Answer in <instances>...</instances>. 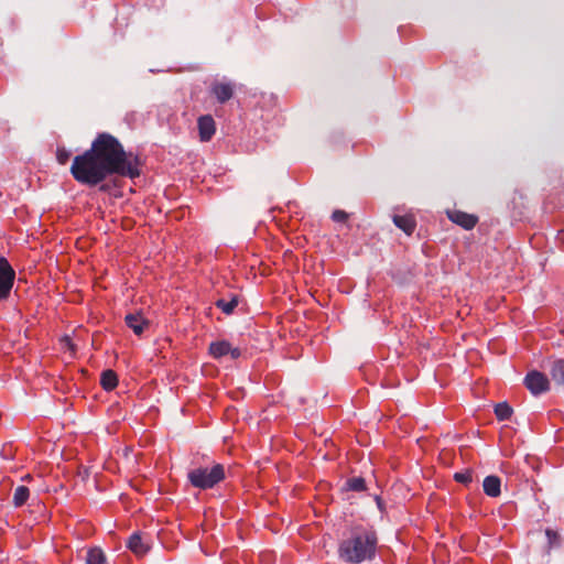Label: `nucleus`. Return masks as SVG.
I'll return each mask as SVG.
<instances>
[{
	"label": "nucleus",
	"mask_w": 564,
	"mask_h": 564,
	"mask_svg": "<svg viewBox=\"0 0 564 564\" xmlns=\"http://www.w3.org/2000/svg\"><path fill=\"white\" fill-rule=\"evenodd\" d=\"M139 166L137 155L126 152L115 135L101 132L90 149L74 158L70 174L83 185L96 186L111 175L135 178L141 173Z\"/></svg>",
	"instance_id": "f257e3e1"
},
{
	"label": "nucleus",
	"mask_w": 564,
	"mask_h": 564,
	"mask_svg": "<svg viewBox=\"0 0 564 564\" xmlns=\"http://www.w3.org/2000/svg\"><path fill=\"white\" fill-rule=\"evenodd\" d=\"M377 534L372 531L356 530L340 542L338 554L340 560L350 564L371 561L376 555Z\"/></svg>",
	"instance_id": "f03ea898"
},
{
	"label": "nucleus",
	"mask_w": 564,
	"mask_h": 564,
	"mask_svg": "<svg viewBox=\"0 0 564 564\" xmlns=\"http://www.w3.org/2000/svg\"><path fill=\"white\" fill-rule=\"evenodd\" d=\"M226 477L223 464H214L212 467H196L188 471L187 479L189 484L198 489H210L223 481Z\"/></svg>",
	"instance_id": "7ed1b4c3"
},
{
	"label": "nucleus",
	"mask_w": 564,
	"mask_h": 564,
	"mask_svg": "<svg viewBox=\"0 0 564 564\" xmlns=\"http://www.w3.org/2000/svg\"><path fill=\"white\" fill-rule=\"evenodd\" d=\"M14 279L13 268L4 257H0V302L10 296Z\"/></svg>",
	"instance_id": "20e7f679"
},
{
	"label": "nucleus",
	"mask_w": 564,
	"mask_h": 564,
	"mask_svg": "<svg viewBox=\"0 0 564 564\" xmlns=\"http://www.w3.org/2000/svg\"><path fill=\"white\" fill-rule=\"evenodd\" d=\"M524 386L533 395H540L550 390L547 377L538 370H532L527 373Z\"/></svg>",
	"instance_id": "39448f33"
},
{
	"label": "nucleus",
	"mask_w": 564,
	"mask_h": 564,
	"mask_svg": "<svg viewBox=\"0 0 564 564\" xmlns=\"http://www.w3.org/2000/svg\"><path fill=\"white\" fill-rule=\"evenodd\" d=\"M209 354L215 359H219L227 355H230L231 359H238L241 356L240 349L237 347H232L231 344L227 340H217L210 343Z\"/></svg>",
	"instance_id": "423d86ee"
},
{
	"label": "nucleus",
	"mask_w": 564,
	"mask_h": 564,
	"mask_svg": "<svg viewBox=\"0 0 564 564\" xmlns=\"http://www.w3.org/2000/svg\"><path fill=\"white\" fill-rule=\"evenodd\" d=\"M197 128L199 133V140L202 142H208L212 140L216 132L215 120L210 115H205L198 118Z\"/></svg>",
	"instance_id": "0eeeda50"
},
{
	"label": "nucleus",
	"mask_w": 564,
	"mask_h": 564,
	"mask_svg": "<svg viewBox=\"0 0 564 564\" xmlns=\"http://www.w3.org/2000/svg\"><path fill=\"white\" fill-rule=\"evenodd\" d=\"M448 218L456 225L463 227L466 230L473 229L477 221L478 217L471 214H467L460 210H454L447 213Z\"/></svg>",
	"instance_id": "6e6552de"
},
{
	"label": "nucleus",
	"mask_w": 564,
	"mask_h": 564,
	"mask_svg": "<svg viewBox=\"0 0 564 564\" xmlns=\"http://www.w3.org/2000/svg\"><path fill=\"white\" fill-rule=\"evenodd\" d=\"M210 91L218 102L225 104L234 96V85L230 83L216 82L213 84Z\"/></svg>",
	"instance_id": "1a4fd4ad"
},
{
	"label": "nucleus",
	"mask_w": 564,
	"mask_h": 564,
	"mask_svg": "<svg viewBox=\"0 0 564 564\" xmlns=\"http://www.w3.org/2000/svg\"><path fill=\"white\" fill-rule=\"evenodd\" d=\"M128 549L137 556H143L150 550V544L144 540L140 532H134L130 535L127 542Z\"/></svg>",
	"instance_id": "9d476101"
},
{
	"label": "nucleus",
	"mask_w": 564,
	"mask_h": 564,
	"mask_svg": "<svg viewBox=\"0 0 564 564\" xmlns=\"http://www.w3.org/2000/svg\"><path fill=\"white\" fill-rule=\"evenodd\" d=\"M124 322L135 335H141L145 328L149 327V322L143 317L140 312L129 313L124 317Z\"/></svg>",
	"instance_id": "9b49d317"
},
{
	"label": "nucleus",
	"mask_w": 564,
	"mask_h": 564,
	"mask_svg": "<svg viewBox=\"0 0 564 564\" xmlns=\"http://www.w3.org/2000/svg\"><path fill=\"white\" fill-rule=\"evenodd\" d=\"M393 224L405 232L408 236L412 235L416 227V221L413 215H394L392 217Z\"/></svg>",
	"instance_id": "f8f14e48"
},
{
	"label": "nucleus",
	"mask_w": 564,
	"mask_h": 564,
	"mask_svg": "<svg viewBox=\"0 0 564 564\" xmlns=\"http://www.w3.org/2000/svg\"><path fill=\"white\" fill-rule=\"evenodd\" d=\"M484 492L488 497L496 498L501 494V479L498 476H487L482 481Z\"/></svg>",
	"instance_id": "ddd939ff"
},
{
	"label": "nucleus",
	"mask_w": 564,
	"mask_h": 564,
	"mask_svg": "<svg viewBox=\"0 0 564 564\" xmlns=\"http://www.w3.org/2000/svg\"><path fill=\"white\" fill-rule=\"evenodd\" d=\"M100 384L104 390L111 391L118 386V376L111 370L107 369L101 372Z\"/></svg>",
	"instance_id": "4468645a"
},
{
	"label": "nucleus",
	"mask_w": 564,
	"mask_h": 564,
	"mask_svg": "<svg viewBox=\"0 0 564 564\" xmlns=\"http://www.w3.org/2000/svg\"><path fill=\"white\" fill-rule=\"evenodd\" d=\"M552 379L560 386L564 384V359L553 362L550 370Z\"/></svg>",
	"instance_id": "2eb2a0df"
},
{
	"label": "nucleus",
	"mask_w": 564,
	"mask_h": 564,
	"mask_svg": "<svg viewBox=\"0 0 564 564\" xmlns=\"http://www.w3.org/2000/svg\"><path fill=\"white\" fill-rule=\"evenodd\" d=\"M106 556L101 549L93 547L86 552L85 562L86 564H104Z\"/></svg>",
	"instance_id": "dca6fc26"
},
{
	"label": "nucleus",
	"mask_w": 564,
	"mask_h": 564,
	"mask_svg": "<svg viewBox=\"0 0 564 564\" xmlns=\"http://www.w3.org/2000/svg\"><path fill=\"white\" fill-rule=\"evenodd\" d=\"M238 304H239V299L237 295H234L229 301L219 299L215 303V305L227 315L231 314L235 311V308L238 306Z\"/></svg>",
	"instance_id": "f3484780"
},
{
	"label": "nucleus",
	"mask_w": 564,
	"mask_h": 564,
	"mask_svg": "<svg viewBox=\"0 0 564 564\" xmlns=\"http://www.w3.org/2000/svg\"><path fill=\"white\" fill-rule=\"evenodd\" d=\"M30 490L26 486H18L13 492V505L15 507L23 506L29 499Z\"/></svg>",
	"instance_id": "a211bd4d"
},
{
	"label": "nucleus",
	"mask_w": 564,
	"mask_h": 564,
	"mask_svg": "<svg viewBox=\"0 0 564 564\" xmlns=\"http://www.w3.org/2000/svg\"><path fill=\"white\" fill-rule=\"evenodd\" d=\"M495 414L499 421L508 420L512 414V408L507 402L496 404Z\"/></svg>",
	"instance_id": "6ab92c4d"
},
{
	"label": "nucleus",
	"mask_w": 564,
	"mask_h": 564,
	"mask_svg": "<svg viewBox=\"0 0 564 564\" xmlns=\"http://www.w3.org/2000/svg\"><path fill=\"white\" fill-rule=\"evenodd\" d=\"M545 535L547 538L546 553L549 554L553 547H558L561 545V536L557 531L552 529H546Z\"/></svg>",
	"instance_id": "aec40b11"
},
{
	"label": "nucleus",
	"mask_w": 564,
	"mask_h": 564,
	"mask_svg": "<svg viewBox=\"0 0 564 564\" xmlns=\"http://www.w3.org/2000/svg\"><path fill=\"white\" fill-rule=\"evenodd\" d=\"M346 488L351 491H364L366 490V481L362 477L349 478L346 484Z\"/></svg>",
	"instance_id": "412c9836"
},
{
	"label": "nucleus",
	"mask_w": 564,
	"mask_h": 564,
	"mask_svg": "<svg viewBox=\"0 0 564 564\" xmlns=\"http://www.w3.org/2000/svg\"><path fill=\"white\" fill-rule=\"evenodd\" d=\"M454 479L459 484L468 486L473 481V471L466 469L464 471L455 473Z\"/></svg>",
	"instance_id": "4be33fe9"
},
{
	"label": "nucleus",
	"mask_w": 564,
	"mask_h": 564,
	"mask_svg": "<svg viewBox=\"0 0 564 564\" xmlns=\"http://www.w3.org/2000/svg\"><path fill=\"white\" fill-rule=\"evenodd\" d=\"M70 158V151L64 147H58L56 150V160L59 164H66Z\"/></svg>",
	"instance_id": "5701e85b"
},
{
	"label": "nucleus",
	"mask_w": 564,
	"mask_h": 564,
	"mask_svg": "<svg viewBox=\"0 0 564 564\" xmlns=\"http://www.w3.org/2000/svg\"><path fill=\"white\" fill-rule=\"evenodd\" d=\"M348 218V214L345 210H334L332 214V219L336 223H344Z\"/></svg>",
	"instance_id": "b1692460"
},
{
	"label": "nucleus",
	"mask_w": 564,
	"mask_h": 564,
	"mask_svg": "<svg viewBox=\"0 0 564 564\" xmlns=\"http://www.w3.org/2000/svg\"><path fill=\"white\" fill-rule=\"evenodd\" d=\"M66 343H67V345H68L70 348H73V345L70 344L69 338H66Z\"/></svg>",
	"instance_id": "393cba45"
}]
</instances>
